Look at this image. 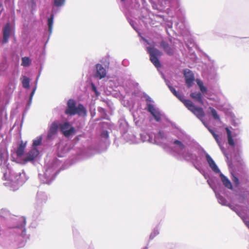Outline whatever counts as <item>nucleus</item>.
Masks as SVG:
<instances>
[{"mask_svg": "<svg viewBox=\"0 0 249 249\" xmlns=\"http://www.w3.org/2000/svg\"><path fill=\"white\" fill-rule=\"evenodd\" d=\"M59 127L63 135L66 137H69L75 133L74 128L73 127H70V124L69 122L59 124Z\"/></svg>", "mask_w": 249, "mask_h": 249, "instance_id": "nucleus-4", "label": "nucleus"}, {"mask_svg": "<svg viewBox=\"0 0 249 249\" xmlns=\"http://www.w3.org/2000/svg\"><path fill=\"white\" fill-rule=\"evenodd\" d=\"M25 146L26 143H23V142H21L18 146L16 151L17 155L18 157H20L23 155Z\"/></svg>", "mask_w": 249, "mask_h": 249, "instance_id": "nucleus-16", "label": "nucleus"}, {"mask_svg": "<svg viewBox=\"0 0 249 249\" xmlns=\"http://www.w3.org/2000/svg\"><path fill=\"white\" fill-rule=\"evenodd\" d=\"M196 82H197V84L199 86V88L203 85V82L200 80L197 79Z\"/></svg>", "mask_w": 249, "mask_h": 249, "instance_id": "nucleus-33", "label": "nucleus"}, {"mask_svg": "<svg viewBox=\"0 0 249 249\" xmlns=\"http://www.w3.org/2000/svg\"><path fill=\"white\" fill-rule=\"evenodd\" d=\"M186 108L195 114L198 119L201 120L202 123L204 122L202 119L205 116V113L201 107H196L191 101Z\"/></svg>", "mask_w": 249, "mask_h": 249, "instance_id": "nucleus-3", "label": "nucleus"}, {"mask_svg": "<svg viewBox=\"0 0 249 249\" xmlns=\"http://www.w3.org/2000/svg\"><path fill=\"white\" fill-rule=\"evenodd\" d=\"M213 137H214L215 140L216 141L217 143L218 144V145H220V141H219V135L216 134L215 135H214Z\"/></svg>", "mask_w": 249, "mask_h": 249, "instance_id": "nucleus-32", "label": "nucleus"}, {"mask_svg": "<svg viewBox=\"0 0 249 249\" xmlns=\"http://www.w3.org/2000/svg\"><path fill=\"white\" fill-rule=\"evenodd\" d=\"M65 1V0H54V3L56 7H59L64 4Z\"/></svg>", "mask_w": 249, "mask_h": 249, "instance_id": "nucleus-24", "label": "nucleus"}, {"mask_svg": "<svg viewBox=\"0 0 249 249\" xmlns=\"http://www.w3.org/2000/svg\"><path fill=\"white\" fill-rule=\"evenodd\" d=\"M218 201L222 205H226L227 201L224 197L222 196H220L218 197Z\"/></svg>", "mask_w": 249, "mask_h": 249, "instance_id": "nucleus-26", "label": "nucleus"}, {"mask_svg": "<svg viewBox=\"0 0 249 249\" xmlns=\"http://www.w3.org/2000/svg\"><path fill=\"white\" fill-rule=\"evenodd\" d=\"M35 90H36V88H35L33 91H32V92L31 93V94H30V100H32V98L35 93Z\"/></svg>", "mask_w": 249, "mask_h": 249, "instance_id": "nucleus-34", "label": "nucleus"}, {"mask_svg": "<svg viewBox=\"0 0 249 249\" xmlns=\"http://www.w3.org/2000/svg\"><path fill=\"white\" fill-rule=\"evenodd\" d=\"M175 96L178 98L185 106L186 107L191 102V101L190 100L185 99L183 95L179 92L177 93V94H175Z\"/></svg>", "mask_w": 249, "mask_h": 249, "instance_id": "nucleus-15", "label": "nucleus"}, {"mask_svg": "<svg viewBox=\"0 0 249 249\" xmlns=\"http://www.w3.org/2000/svg\"><path fill=\"white\" fill-rule=\"evenodd\" d=\"M53 14H51L50 17L48 18V25L49 27V30L51 33L52 30L53 25Z\"/></svg>", "mask_w": 249, "mask_h": 249, "instance_id": "nucleus-21", "label": "nucleus"}, {"mask_svg": "<svg viewBox=\"0 0 249 249\" xmlns=\"http://www.w3.org/2000/svg\"><path fill=\"white\" fill-rule=\"evenodd\" d=\"M3 31V44L6 43L8 41V39L11 34V29L9 23H7L2 29Z\"/></svg>", "mask_w": 249, "mask_h": 249, "instance_id": "nucleus-9", "label": "nucleus"}, {"mask_svg": "<svg viewBox=\"0 0 249 249\" xmlns=\"http://www.w3.org/2000/svg\"><path fill=\"white\" fill-rule=\"evenodd\" d=\"M160 47L165 52V53L170 56H172L175 53V48L170 46L167 42L162 41L160 42Z\"/></svg>", "mask_w": 249, "mask_h": 249, "instance_id": "nucleus-7", "label": "nucleus"}, {"mask_svg": "<svg viewBox=\"0 0 249 249\" xmlns=\"http://www.w3.org/2000/svg\"><path fill=\"white\" fill-rule=\"evenodd\" d=\"M76 103L73 99H69L67 102V108L65 113L66 114L72 116L78 114L79 116H86L87 110L83 105L79 104L76 107Z\"/></svg>", "mask_w": 249, "mask_h": 249, "instance_id": "nucleus-1", "label": "nucleus"}, {"mask_svg": "<svg viewBox=\"0 0 249 249\" xmlns=\"http://www.w3.org/2000/svg\"><path fill=\"white\" fill-rule=\"evenodd\" d=\"M184 75L185 78L186 84L188 88H190L195 80L194 75L189 70H184Z\"/></svg>", "mask_w": 249, "mask_h": 249, "instance_id": "nucleus-6", "label": "nucleus"}, {"mask_svg": "<svg viewBox=\"0 0 249 249\" xmlns=\"http://www.w3.org/2000/svg\"><path fill=\"white\" fill-rule=\"evenodd\" d=\"M42 142V138L41 137L37 138L36 139L34 140L33 146V148H36V147L41 144Z\"/></svg>", "mask_w": 249, "mask_h": 249, "instance_id": "nucleus-22", "label": "nucleus"}, {"mask_svg": "<svg viewBox=\"0 0 249 249\" xmlns=\"http://www.w3.org/2000/svg\"><path fill=\"white\" fill-rule=\"evenodd\" d=\"M3 158V153H2L1 150H0V160H2Z\"/></svg>", "mask_w": 249, "mask_h": 249, "instance_id": "nucleus-36", "label": "nucleus"}, {"mask_svg": "<svg viewBox=\"0 0 249 249\" xmlns=\"http://www.w3.org/2000/svg\"><path fill=\"white\" fill-rule=\"evenodd\" d=\"M22 84L23 88L25 89H29L30 87V80L29 79L26 77L23 76L22 81Z\"/></svg>", "mask_w": 249, "mask_h": 249, "instance_id": "nucleus-18", "label": "nucleus"}, {"mask_svg": "<svg viewBox=\"0 0 249 249\" xmlns=\"http://www.w3.org/2000/svg\"><path fill=\"white\" fill-rule=\"evenodd\" d=\"M241 218L243 220L246 226L249 228V220H247V218L244 217H241Z\"/></svg>", "mask_w": 249, "mask_h": 249, "instance_id": "nucleus-30", "label": "nucleus"}, {"mask_svg": "<svg viewBox=\"0 0 249 249\" xmlns=\"http://www.w3.org/2000/svg\"><path fill=\"white\" fill-rule=\"evenodd\" d=\"M220 177L223 185L226 188L232 190L233 188L231 181L221 173L220 174Z\"/></svg>", "mask_w": 249, "mask_h": 249, "instance_id": "nucleus-13", "label": "nucleus"}, {"mask_svg": "<svg viewBox=\"0 0 249 249\" xmlns=\"http://www.w3.org/2000/svg\"><path fill=\"white\" fill-rule=\"evenodd\" d=\"M159 232L158 229H154V231L151 232L150 235V239H153L154 237H155L157 235H158Z\"/></svg>", "mask_w": 249, "mask_h": 249, "instance_id": "nucleus-25", "label": "nucleus"}, {"mask_svg": "<svg viewBox=\"0 0 249 249\" xmlns=\"http://www.w3.org/2000/svg\"><path fill=\"white\" fill-rule=\"evenodd\" d=\"M31 64V60L28 57H24L22 58L21 65L24 67H28Z\"/></svg>", "mask_w": 249, "mask_h": 249, "instance_id": "nucleus-20", "label": "nucleus"}, {"mask_svg": "<svg viewBox=\"0 0 249 249\" xmlns=\"http://www.w3.org/2000/svg\"><path fill=\"white\" fill-rule=\"evenodd\" d=\"M209 109L211 110V113L213 118L216 120L219 121L220 120V117L217 114L216 110L212 107H210Z\"/></svg>", "mask_w": 249, "mask_h": 249, "instance_id": "nucleus-19", "label": "nucleus"}, {"mask_svg": "<svg viewBox=\"0 0 249 249\" xmlns=\"http://www.w3.org/2000/svg\"><path fill=\"white\" fill-rule=\"evenodd\" d=\"M225 130L227 134L228 141L229 144L231 146H234L235 145V143L232 138L231 131L228 127H226Z\"/></svg>", "mask_w": 249, "mask_h": 249, "instance_id": "nucleus-17", "label": "nucleus"}, {"mask_svg": "<svg viewBox=\"0 0 249 249\" xmlns=\"http://www.w3.org/2000/svg\"><path fill=\"white\" fill-rule=\"evenodd\" d=\"M148 110L154 117L155 119L157 122H159L161 120V114L160 112L158 111L152 104L148 105Z\"/></svg>", "mask_w": 249, "mask_h": 249, "instance_id": "nucleus-10", "label": "nucleus"}, {"mask_svg": "<svg viewBox=\"0 0 249 249\" xmlns=\"http://www.w3.org/2000/svg\"><path fill=\"white\" fill-rule=\"evenodd\" d=\"M234 211H235V212H236V213H237V214H238V215H239L241 217H242L241 215H240L239 214V213H238L237 212H236V211H235V210H234Z\"/></svg>", "mask_w": 249, "mask_h": 249, "instance_id": "nucleus-38", "label": "nucleus"}, {"mask_svg": "<svg viewBox=\"0 0 249 249\" xmlns=\"http://www.w3.org/2000/svg\"><path fill=\"white\" fill-rule=\"evenodd\" d=\"M39 154V151L36 148H33L29 152L26 153V157L23 160L25 162L33 161L36 159Z\"/></svg>", "mask_w": 249, "mask_h": 249, "instance_id": "nucleus-5", "label": "nucleus"}, {"mask_svg": "<svg viewBox=\"0 0 249 249\" xmlns=\"http://www.w3.org/2000/svg\"><path fill=\"white\" fill-rule=\"evenodd\" d=\"M199 89L202 93H205L207 91V88L204 85L199 87Z\"/></svg>", "mask_w": 249, "mask_h": 249, "instance_id": "nucleus-31", "label": "nucleus"}, {"mask_svg": "<svg viewBox=\"0 0 249 249\" xmlns=\"http://www.w3.org/2000/svg\"><path fill=\"white\" fill-rule=\"evenodd\" d=\"M168 88L169 89H170V91H171V92L175 95V94H177V93L178 92L177 91H176V90L172 86H170V85H168Z\"/></svg>", "mask_w": 249, "mask_h": 249, "instance_id": "nucleus-29", "label": "nucleus"}, {"mask_svg": "<svg viewBox=\"0 0 249 249\" xmlns=\"http://www.w3.org/2000/svg\"><path fill=\"white\" fill-rule=\"evenodd\" d=\"M229 207L231 209H232L233 211H234V207H232L231 205H229Z\"/></svg>", "mask_w": 249, "mask_h": 249, "instance_id": "nucleus-37", "label": "nucleus"}, {"mask_svg": "<svg viewBox=\"0 0 249 249\" xmlns=\"http://www.w3.org/2000/svg\"><path fill=\"white\" fill-rule=\"evenodd\" d=\"M59 128V123L57 122H53L51 125L48 131L47 138L51 139L54 135L57 134Z\"/></svg>", "mask_w": 249, "mask_h": 249, "instance_id": "nucleus-8", "label": "nucleus"}, {"mask_svg": "<svg viewBox=\"0 0 249 249\" xmlns=\"http://www.w3.org/2000/svg\"><path fill=\"white\" fill-rule=\"evenodd\" d=\"M232 181L236 186H238L239 185V181L238 178L237 177L233 176V178H232Z\"/></svg>", "mask_w": 249, "mask_h": 249, "instance_id": "nucleus-28", "label": "nucleus"}, {"mask_svg": "<svg viewBox=\"0 0 249 249\" xmlns=\"http://www.w3.org/2000/svg\"><path fill=\"white\" fill-rule=\"evenodd\" d=\"M190 97L195 101L199 103L200 104H204V102L202 100V95L200 92H192L190 94Z\"/></svg>", "mask_w": 249, "mask_h": 249, "instance_id": "nucleus-14", "label": "nucleus"}, {"mask_svg": "<svg viewBox=\"0 0 249 249\" xmlns=\"http://www.w3.org/2000/svg\"><path fill=\"white\" fill-rule=\"evenodd\" d=\"M122 1H124L125 0H121Z\"/></svg>", "mask_w": 249, "mask_h": 249, "instance_id": "nucleus-39", "label": "nucleus"}, {"mask_svg": "<svg viewBox=\"0 0 249 249\" xmlns=\"http://www.w3.org/2000/svg\"><path fill=\"white\" fill-rule=\"evenodd\" d=\"M174 143L177 145L180 150H182L185 148V145L184 144L178 140H175L174 142Z\"/></svg>", "mask_w": 249, "mask_h": 249, "instance_id": "nucleus-23", "label": "nucleus"}, {"mask_svg": "<svg viewBox=\"0 0 249 249\" xmlns=\"http://www.w3.org/2000/svg\"><path fill=\"white\" fill-rule=\"evenodd\" d=\"M147 51L150 55V60L157 68L161 67V64L159 58L162 55V53L158 49L154 48L148 47Z\"/></svg>", "mask_w": 249, "mask_h": 249, "instance_id": "nucleus-2", "label": "nucleus"}, {"mask_svg": "<svg viewBox=\"0 0 249 249\" xmlns=\"http://www.w3.org/2000/svg\"><path fill=\"white\" fill-rule=\"evenodd\" d=\"M203 124L208 128L209 131L211 133V134L213 135V136H214V135H215L216 133L214 132V131L213 129H212L211 128L209 127L205 122H203Z\"/></svg>", "mask_w": 249, "mask_h": 249, "instance_id": "nucleus-27", "label": "nucleus"}, {"mask_svg": "<svg viewBox=\"0 0 249 249\" xmlns=\"http://www.w3.org/2000/svg\"><path fill=\"white\" fill-rule=\"evenodd\" d=\"M35 90H36V88H35L33 91H32V92L31 93V94H30V100H32V98L35 93Z\"/></svg>", "mask_w": 249, "mask_h": 249, "instance_id": "nucleus-35", "label": "nucleus"}, {"mask_svg": "<svg viewBox=\"0 0 249 249\" xmlns=\"http://www.w3.org/2000/svg\"><path fill=\"white\" fill-rule=\"evenodd\" d=\"M206 158L209 166L211 167L212 170L215 173H219L220 170L216 165L213 160L210 156V155L207 154L206 156Z\"/></svg>", "mask_w": 249, "mask_h": 249, "instance_id": "nucleus-12", "label": "nucleus"}, {"mask_svg": "<svg viewBox=\"0 0 249 249\" xmlns=\"http://www.w3.org/2000/svg\"><path fill=\"white\" fill-rule=\"evenodd\" d=\"M96 72L95 74L96 77L102 79L106 76L107 72L106 69L100 64L96 65Z\"/></svg>", "mask_w": 249, "mask_h": 249, "instance_id": "nucleus-11", "label": "nucleus"}]
</instances>
